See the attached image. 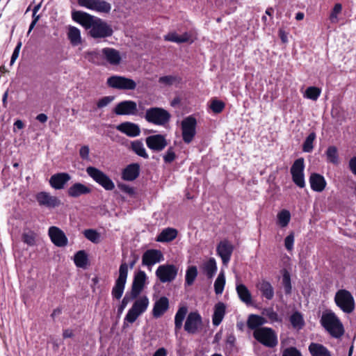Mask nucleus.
I'll return each mask as SVG.
<instances>
[{
    "label": "nucleus",
    "mask_w": 356,
    "mask_h": 356,
    "mask_svg": "<svg viewBox=\"0 0 356 356\" xmlns=\"http://www.w3.org/2000/svg\"><path fill=\"white\" fill-rule=\"evenodd\" d=\"M72 17L86 29H90L89 33L93 38H104L113 34V31L110 25L102 19L87 13L74 11L72 13Z\"/></svg>",
    "instance_id": "f257e3e1"
},
{
    "label": "nucleus",
    "mask_w": 356,
    "mask_h": 356,
    "mask_svg": "<svg viewBox=\"0 0 356 356\" xmlns=\"http://www.w3.org/2000/svg\"><path fill=\"white\" fill-rule=\"evenodd\" d=\"M320 323L324 329L335 339L340 338L344 334V327L341 321L331 310H326L323 313Z\"/></svg>",
    "instance_id": "f03ea898"
},
{
    "label": "nucleus",
    "mask_w": 356,
    "mask_h": 356,
    "mask_svg": "<svg viewBox=\"0 0 356 356\" xmlns=\"http://www.w3.org/2000/svg\"><path fill=\"white\" fill-rule=\"evenodd\" d=\"M254 338L266 347L273 348L278 343L276 332L270 327H261L253 332Z\"/></svg>",
    "instance_id": "7ed1b4c3"
},
{
    "label": "nucleus",
    "mask_w": 356,
    "mask_h": 356,
    "mask_svg": "<svg viewBox=\"0 0 356 356\" xmlns=\"http://www.w3.org/2000/svg\"><path fill=\"white\" fill-rule=\"evenodd\" d=\"M171 115L165 109L160 107H152L146 110L145 119L149 123L164 126L170 120Z\"/></svg>",
    "instance_id": "20e7f679"
},
{
    "label": "nucleus",
    "mask_w": 356,
    "mask_h": 356,
    "mask_svg": "<svg viewBox=\"0 0 356 356\" xmlns=\"http://www.w3.org/2000/svg\"><path fill=\"white\" fill-rule=\"evenodd\" d=\"M338 307L346 314H351L355 309V302L351 293L346 289H339L334 296Z\"/></svg>",
    "instance_id": "39448f33"
},
{
    "label": "nucleus",
    "mask_w": 356,
    "mask_h": 356,
    "mask_svg": "<svg viewBox=\"0 0 356 356\" xmlns=\"http://www.w3.org/2000/svg\"><path fill=\"white\" fill-rule=\"evenodd\" d=\"M87 174L98 184L106 191H111L115 188V184L111 178L102 170L92 166H89L86 170Z\"/></svg>",
    "instance_id": "423d86ee"
},
{
    "label": "nucleus",
    "mask_w": 356,
    "mask_h": 356,
    "mask_svg": "<svg viewBox=\"0 0 356 356\" xmlns=\"http://www.w3.org/2000/svg\"><path fill=\"white\" fill-rule=\"evenodd\" d=\"M128 275V265L126 263H122L120 266L119 275L115 280V285L112 289V296L114 298L119 300L122 296L124 293L125 284L127 282Z\"/></svg>",
    "instance_id": "0eeeda50"
},
{
    "label": "nucleus",
    "mask_w": 356,
    "mask_h": 356,
    "mask_svg": "<svg viewBox=\"0 0 356 356\" xmlns=\"http://www.w3.org/2000/svg\"><path fill=\"white\" fill-rule=\"evenodd\" d=\"M197 120L193 116L185 118L181 123V135L184 142L186 144L191 143L196 134Z\"/></svg>",
    "instance_id": "6e6552de"
},
{
    "label": "nucleus",
    "mask_w": 356,
    "mask_h": 356,
    "mask_svg": "<svg viewBox=\"0 0 356 356\" xmlns=\"http://www.w3.org/2000/svg\"><path fill=\"white\" fill-rule=\"evenodd\" d=\"M106 83L109 87L118 90H133L136 88V83L133 79L122 76H110Z\"/></svg>",
    "instance_id": "1a4fd4ad"
},
{
    "label": "nucleus",
    "mask_w": 356,
    "mask_h": 356,
    "mask_svg": "<svg viewBox=\"0 0 356 356\" xmlns=\"http://www.w3.org/2000/svg\"><path fill=\"white\" fill-rule=\"evenodd\" d=\"M304 169V159L299 158L294 161L290 170L293 181L296 186L301 188L305 186Z\"/></svg>",
    "instance_id": "9d476101"
},
{
    "label": "nucleus",
    "mask_w": 356,
    "mask_h": 356,
    "mask_svg": "<svg viewBox=\"0 0 356 356\" xmlns=\"http://www.w3.org/2000/svg\"><path fill=\"white\" fill-rule=\"evenodd\" d=\"M178 268L173 264H163L158 267L156 275L162 283L171 282L177 277Z\"/></svg>",
    "instance_id": "9b49d317"
},
{
    "label": "nucleus",
    "mask_w": 356,
    "mask_h": 356,
    "mask_svg": "<svg viewBox=\"0 0 356 356\" xmlns=\"http://www.w3.org/2000/svg\"><path fill=\"white\" fill-rule=\"evenodd\" d=\"M35 199L39 206L49 209L58 207L61 204V201L58 197L45 191L38 193L35 195Z\"/></svg>",
    "instance_id": "f8f14e48"
},
{
    "label": "nucleus",
    "mask_w": 356,
    "mask_h": 356,
    "mask_svg": "<svg viewBox=\"0 0 356 356\" xmlns=\"http://www.w3.org/2000/svg\"><path fill=\"white\" fill-rule=\"evenodd\" d=\"M202 324V317L199 313L190 312L186 317L184 330L190 334H195L201 329Z\"/></svg>",
    "instance_id": "ddd939ff"
},
{
    "label": "nucleus",
    "mask_w": 356,
    "mask_h": 356,
    "mask_svg": "<svg viewBox=\"0 0 356 356\" xmlns=\"http://www.w3.org/2000/svg\"><path fill=\"white\" fill-rule=\"evenodd\" d=\"M78 3L82 7L99 13H108L111 9V4L104 0H78Z\"/></svg>",
    "instance_id": "4468645a"
},
{
    "label": "nucleus",
    "mask_w": 356,
    "mask_h": 356,
    "mask_svg": "<svg viewBox=\"0 0 356 356\" xmlns=\"http://www.w3.org/2000/svg\"><path fill=\"white\" fill-rule=\"evenodd\" d=\"M233 251L234 245L228 240H222L217 245V254L221 258L224 266L229 262Z\"/></svg>",
    "instance_id": "2eb2a0df"
},
{
    "label": "nucleus",
    "mask_w": 356,
    "mask_h": 356,
    "mask_svg": "<svg viewBox=\"0 0 356 356\" xmlns=\"http://www.w3.org/2000/svg\"><path fill=\"white\" fill-rule=\"evenodd\" d=\"M118 115H129L137 114V104L131 100H124L118 103L113 110Z\"/></svg>",
    "instance_id": "dca6fc26"
},
{
    "label": "nucleus",
    "mask_w": 356,
    "mask_h": 356,
    "mask_svg": "<svg viewBox=\"0 0 356 356\" xmlns=\"http://www.w3.org/2000/svg\"><path fill=\"white\" fill-rule=\"evenodd\" d=\"M163 259V255L160 250L154 249L147 250L143 254L142 264L150 269L152 266L161 261Z\"/></svg>",
    "instance_id": "f3484780"
},
{
    "label": "nucleus",
    "mask_w": 356,
    "mask_h": 356,
    "mask_svg": "<svg viewBox=\"0 0 356 356\" xmlns=\"http://www.w3.org/2000/svg\"><path fill=\"white\" fill-rule=\"evenodd\" d=\"M147 146L155 152L162 151L168 145L164 136L161 134L152 135L146 138Z\"/></svg>",
    "instance_id": "a211bd4d"
},
{
    "label": "nucleus",
    "mask_w": 356,
    "mask_h": 356,
    "mask_svg": "<svg viewBox=\"0 0 356 356\" xmlns=\"http://www.w3.org/2000/svg\"><path fill=\"white\" fill-rule=\"evenodd\" d=\"M48 234L51 242L58 247H65L67 245L68 240L63 230L56 226H51L49 228Z\"/></svg>",
    "instance_id": "6ab92c4d"
},
{
    "label": "nucleus",
    "mask_w": 356,
    "mask_h": 356,
    "mask_svg": "<svg viewBox=\"0 0 356 356\" xmlns=\"http://www.w3.org/2000/svg\"><path fill=\"white\" fill-rule=\"evenodd\" d=\"M146 278L147 276L145 273L142 270H140L138 273L135 275L131 291L132 298H137L138 296L143 291L145 284Z\"/></svg>",
    "instance_id": "aec40b11"
},
{
    "label": "nucleus",
    "mask_w": 356,
    "mask_h": 356,
    "mask_svg": "<svg viewBox=\"0 0 356 356\" xmlns=\"http://www.w3.org/2000/svg\"><path fill=\"white\" fill-rule=\"evenodd\" d=\"M71 179V176L67 172H59L53 175L49 179L50 186L56 189L60 190L65 188L66 184Z\"/></svg>",
    "instance_id": "412c9836"
},
{
    "label": "nucleus",
    "mask_w": 356,
    "mask_h": 356,
    "mask_svg": "<svg viewBox=\"0 0 356 356\" xmlns=\"http://www.w3.org/2000/svg\"><path fill=\"white\" fill-rule=\"evenodd\" d=\"M117 129L129 137H136L140 134L139 126L130 122L120 124L118 125Z\"/></svg>",
    "instance_id": "4be33fe9"
},
{
    "label": "nucleus",
    "mask_w": 356,
    "mask_h": 356,
    "mask_svg": "<svg viewBox=\"0 0 356 356\" xmlns=\"http://www.w3.org/2000/svg\"><path fill=\"white\" fill-rule=\"evenodd\" d=\"M311 188L316 192H322L326 187V181L324 177L318 173L313 172L309 177Z\"/></svg>",
    "instance_id": "5701e85b"
},
{
    "label": "nucleus",
    "mask_w": 356,
    "mask_h": 356,
    "mask_svg": "<svg viewBox=\"0 0 356 356\" xmlns=\"http://www.w3.org/2000/svg\"><path fill=\"white\" fill-rule=\"evenodd\" d=\"M169 308V300L165 297H161L154 305L152 315L154 318L161 317Z\"/></svg>",
    "instance_id": "b1692460"
},
{
    "label": "nucleus",
    "mask_w": 356,
    "mask_h": 356,
    "mask_svg": "<svg viewBox=\"0 0 356 356\" xmlns=\"http://www.w3.org/2000/svg\"><path fill=\"white\" fill-rule=\"evenodd\" d=\"M140 174V165L131 163L128 165L122 171V178L126 181L135 180Z\"/></svg>",
    "instance_id": "393cba45"
},
{
    "label": "nucleus",
    "mask_w": 356,
    "mask_h": 356,
    "mask_svg": "<svg viewBox=\"0 0 356 356\" xmlns=\"http://www.w3.org/2000/svg\"><path fill=\"white\" fill-rule=\"evenodd\" d=\"M91 192V189L81 184L75 183L72 184L67 190V195L72 197H79L82 195L89 194Z\"/></svg>",
    "instance_id": "a878e982"
},
{
    "label": "nucleus",
    "mask_w": 356,
    "mask_h": 356,
    "mask_svg": "<svg viewBox=\"0 0 356 356\" xmlns=\"http://www.w3.org/2000/svg\"><path fill=\"white\" fill-rule=\"evenodd\" d=\"M102 55L105 59L111 64L113 65H118L121 60V56L120 52L113 48H104L102 50Z\"/></svg>",
    "instance_id": "bb28decb"
},
{
    "label": "nucleus",
    "mask_w": 356,
    "mask_h": 356,
    "mask_svg": "<svg viewBox=\"0 0 356 356\" xmlns=\"http://www.w3.org/2000/svg\"><path fill=\"white\" fill-rule=\"evenodd\" d=\"M257 287L266 299L270 300L273 298L274 289L269 282L263 280L257 284Z\"/></svg>",
    "instance_id": "cd10ccee"
},
{
    "label": "nucleus",
    "mask_w": 356,
    "mask_h": 356,
    "mask_svg": "<svg viewBox=\"0 0 356 356\" xmlns=\"http://www.w3.org/2000/svg\"><path fill=\"white\" fill-rule=\"evenodd\" d=\"M309 351L312 356H332L330 350L321 343H311Z\"/></svg>",
    "instance_id": "c85d7f7f"
},
{
    "label": "nucleus",
    "mask_w": 356,
    "mask_h": 356,
    "mask_svg": "<svg viewBox=\"0 0 356 356\" xmlns=\"http://www.w3.org/2000/svg\"><path fill=\"white\" fill-rule=\"evenodd\" d=\"M225 314V305L223 302H218L214 307V312L213 314V324L216 326L220 325L222 322Z\"/></svg>",
    "instance_id": "c756f323"
},
{
    "label": "nucleus",
    "mask_w": 356,
    "mask_h": 356,
    "mask_svg": "<svg viewBox=\"0 0 356 356\" xmlns=\"http://www.w3.org/2000/svg\"><path fill=\"white\" fill-rule=\"evenodd\" d=\"M268 321L263 316H260L256 314H250L248 318L247 325L250 330L260 328V326L266 323Z\"/></svg>",
    "instance_id": "7c9ffc66"
},
{
    "label": "nucleus",
    "mask_w": 356,
    "mask_h": 356,
    "mask_svg": "<svg viewBox=\"0 0 356 356\" xmlns=\"http://www.w3.org/2000/svg\"><path fill=\"white\" fill-rule=\"evenodd\" d=\"M289 321L292 327L296 330H302L305 325V322L303 318L302 314L298 312H294L289 317Z\"/></svg>",
    "instance_id": "2f4dec72"
},
{
    "label": "nucleus",
    "mask_w": 356,
    "mask_h": 356,
    "mask_svg": "<svg viewBox=\"0 0 356 356\" xmlns=\"http://www.w3.org/2000/svg\"><path fill=\"white\" fill-rule=\"evenodd\" d=\"M164 40L180 44L189 42L191 40V35L186 32L181 35H179L175 32H171L164 35Z\"/></svg>",
    "instance_id": "473e14b6"
},
{
    "label": "nucleus",
    "mask_w": 356,
    "mask_h": 356,
    "mask_svg": "<svg viewBox=\"0 0 356 356\" xmlns=\"http://www.w3.org/2000/svg\"><path fill=\"white\" fill-rule=\"evenodd\" d=\"M236 292L238 293L239 299L245 303L246 305H249L252 302V296L246 287L243 284H239L236 285Z\"/></svg>",
    "instance_id": "72a5a7b5"
},
{
    "label": "nucleus",
    "mask_w": 356,
    "mask_h": 356,
    "mask_svg": "<svg viewBox=\"0 0 356 356\" xmlns=\"http://www.w3.org/2000/svg\"><path fill=\"white\" fill-rule=\"evenodd\" d=\"M177 236V231L174 228L164 229L157 236L156 241L170 242L173 241Z\"/></svg>",
    "instance_id": "f704fd0d"
},
{
    "label": "nucleus",
    "mask_w": 356,
    "mask_h": 356,
    "mask_svg": "<svg viewBox=\"0 0 356 356\" xmlns=\"http://www.w3.org/2000/svg\"><path fill=\"white\" fill-rule=\"evenodd\" d=\"M202 270L209 279L213 278L217 271V265L216 259L213 257L210 258L202 265Z\"/></svg>",
    "instance_id": "c9c22d12"
},
{
    "label": "nucleus",
    "mask_w": 356,
    "mask_h": 356,
    "mask_svg": "<svg viewBox=\"0 0 356 356\" xmlns=\"http://www.w3.org/2000/svg\"><path fill=\"white\" fill-rule=\"evenodd\" d=\"M188 309L185 306L179 307L177 310L175 316V330L176 333L181 330Z\"/></svg>",
    "instance_id": "e433bc0d"
},
{
    "label": "nucleus",
    "mask_w": 356,
    "mask_h": 356,
    "mask_svg": "<svg viewBox=\"0 0 356 356\" xmlns=\"http://www.w3.org/2000/svg\"><path fill=\"white\" fill-rule=\"evenodd\" d=\"M67 38L73 46H77L81 43V32L75 26H70L67 32Z\"/></svg>",
    "instance_id": "4c0bfd02"
},
{
    "label": "nucleus",
    "mask_w": 356,
    "mask_h": 356,
    "mask_svg": "<svg viewBox=\"0 0 356 356\" xmlns=\"http://www.w3.org/2000/svg\"><path fill=\"white\" fill-rule=\"evenodd\" d=\"M149 305V299L147 296H143L137 299L131 307L139 314L144 313Z\"/></svg>",
    "instance_id": "58836bf2"
},
{
    "label": "nucleus",
    "mask_w": 356,
    "mask_h": 356,
    "mask_svg": "<svg viewBox=\"0 0 356 356\" xmlns=\"http://www.w3.org/2000/svg\"><path fill=\"white\" fill-rule=\"evenodd\" d=\"M131 149L139 156H141L144 159L149 158V156L147 154L145 148L144 147V145L140 140H136L131 142Z\"/></svg>",
    "instance_id": "ea45409f"
},
{
    "label": "nucleus",
    "mask_w": 356,
    "mask_h": 356,
    "mask_svg": "<svg viewBox=\"0 0 356 356\" xmlns=\"http://www.w3.org/2000/svg\"><path fill=\"white\" fill-rule=\"evenodd\" d=\"M262 315L267 317L270 323H282V318L274 310L273 307L264 308L261 312Z\"/></svg>",
    "instance_id": "a19ab883"
},
{
    "label": "nucleus",
    "mask_w": 356,
    "mask_h": 356,
    "mask_svg": "<svg viewBox=\"0 0 356 356\" xmlns=\"http://www.w3.org/2000/svg\"><path fill=\"white\" fill-rule=\"evenodd\" d=\"M225 285V276L223 271H221L214 282V291L216 295L222 294Z\"/></svg>",
    "instance_id": "79ce46f5"
},
{
    "label": "nucleus",
    "mask_w": 356,
    "mask_h": 356,
    "mask_svg": "<svg viewBox=\"0 0 356 356\" xmlns=\"http://www.w3.org/2000/svg\"><path fill=\"white\" fill-rule=\"evenodd\" d=\"M316 138V134L314 131L311 132L306 138L302 144V151L304 152H312L314 149V142Z\"/></svg>",
    "instance_id": "37998d69"
},
{
    "label": "nucleus",
    "mask_w": 356,
    "mask_h": 356,
    "mask_svg": "<svg viewBox=\"0 0 356 356\" xmlns=\"http://www.w3.org/2000/svg\"><path fill=\"white\" fill-rule=\"evenodd\" d=\"M197 275V269L195 266H191L188 268L186 273L185 284L191 286L193 284Z\"/></svg>",
    "instance_id": "c03bdc74"
},
{
    "label": "nucleus",
    "mask_w": 356,
    "mask_h": 356,
    "mask_svg": "<svg viewBox=\"0 0 356 356\" xmlns=\"http://www.w3.org/2000/svg\"><path fill=\"white\" fill-rule=\"evenodd\" d=\"M327 160L328 162L332 163L333 164L339 163V156L337 149L334 146H330L325 152Z\"/></svg>",
    "instance_id": "a18cd8bd"
},
{
    "label": "nucleus",
    "mask_w": 356,
    "mask_h": 356,
    "mask_svg": "<svg viewBox=\"0 0 356 356\" xmlns=\"http://www.w3.org/2000/svg\"><path fill=\"white\" fill-rule=\"evenodd\" d=\"M88 262V257L84 250L78 251L74 255V263L76 266L84 268Z\"/></svg>",
    "instance_id": "49530a36"
},
{
    "label": "nucleus",
    "mask_w": 356,
    "mask_h": 356,
    "mask_svg": "<svg viewBox=\"0 0 356 356\" xmlns=\"http://www.w3.org/2000/svg\"><path fill=\"white\" fill-rule=\"evenodd\" d=\"M84 236L93 243H99L101 241V235L96 230L92 229H86L83 232Z\"/></svg>",
    "instance_id": "de8ad7c7"
},
{
    "label": "nucleus",
    "mask_w": 356,
    "mask_h": 356,
    "mask_svg": "<svg viewBox=\"0 0 356 356\" xmlns=\"http://www.w3.org/2000/svg\"><path fill=\"white\" fill-rule=\"evenodd\" d=\"M140 316V314H139L135 310H133L131 308L129 309L124 319L123 327H129V324L134 323Z\"/></svg>",
    "instance_id": "09e8293b"
},
{
    "label": "nucleus",
    "mask_w": 356,
    "mask_h": 356,
    "mask_svg": "<svg viewBox=\"0 0 356 356\" xmlns=\"http://www.w3.org/2000/svg\"><path fill=\"white\" fill-rule=\"evenodd\" d=\"M291 219V214L287 210H282L277 214V220L279 225L284 227H286Z\"/></svg>",
    "instance_id": "8fccbe9b"
},
{
    "label": "nucleus",
    "mask_w": 356,
    "mask_h": 356,
    "mask_svg": "<svg viewBox=\"0 0 356 356\" xmlns=\"http://www.w3.org/2000/svg\"><path fill=\"white\" fill-rule=\"evenodd\" d=\"M178 81V77L173 75L163 76L159 79V83L165 86H170Z\"/></svg>",
    "instance_id": "3c124183"
},
{
    "label": "nucleus",
    "mask_w": 356,
    "mask_h": 356,
    "mask_svg": "<svg viewBox=\"0 0 356 356\" xmlns=\"http://www.w3.org/2000/svg\"><path fill=\"white\" fill-rule=\"evenodd\" d=\"M321 94V90L314 86H310L307 88L305 96L310 99L316 100Z\"/></svg>",
    "instance_id": "603ef678"
},
{
    "label": "nucleus",
    "mask_w": 356,
    "mask_h": 356,
    "mask_svg": "<svg viewBox=\"0 0 356 356\" xmlns=\"http://www.w3.org/2000/svg\"><path fill=\"white\" fill-rule=\"evenodd\" d=\"M282 285L284 286V292L286 294H290L291 293V277L289 273L285 270L282 276Z\"/></svg>",
    "instance_id": "864d4df0"
},
{
    "label": "nucleus",
    "mask_w": 356,
    "mask_h": 356,
    "mask_svg": "<svg viewBox=\"0 0 356 356\" xmlns=\"http://www.w3.org/2000/svg\"><path fill=\"white\" fill-rule=\"evenodd\" d=\"M24 243L29 245H33L35 242V236L33 232L28 231L24 232L22 236Z\"/></svg>",
    "instance_id": "5fc2aeb1"
},
{
    "label": "nucleus",
    "mask_w": 356,
    "mask_h": 356,
    "mask_svg": "<svg viewBox=\"0 0 356 356\" xmlns=\"http://www.w3.org/2000/svg\"><path fill=\"white\" fill-rule=\"evenodd\" d=\"M225 103L220 100L213 99L210 105V108L215 113H220L225 108Z\"/></svg>",
    "instance_id": "6e6d98bb"
},
{
    "label": "nucleus",
    "mask_w": 356,
    "mask_h": 356,
    "mask_svg": "<svg viewBox=\"0 0 356 356\" xmlns=\"http://www.w3.org/2000/svg\"><path fill=\"white\" fill-rule=\"evenodd\" d=\"M136 298H132V294L130 296L126 294L124 297L122 298L120 305L118 307V314H122L124 308L127 307V304L131 300L135 299Z\"/></svg>",
    "instance_id": "4d7b16f0"
},
{
    "label": "nucleus",
    "mask_w": 356,
    "mask_h": 356,
    "mask_svg": "<svg viewBox=\"0 0 356 356\" xmlns=\"http://www.w3.org/2000/svg\"><path fill=\"white\" fill-rule=\"evenodd\" d=\"M114 99L113 96H106L101 98L97 103V106L102 108L108 106Z\"/></svg>",
    "instance_id": "13d9d810"
},
{
    "label": "nucleus",
    "mask_w": 356,
    "mask_h": 356,
    "mask_svg": "<svg viewBox=\"0 0 356 356\" xmlns=\"http://www.w3.org/2000/svg\"><path fill=\"white\" fill-rule=\"evenodd\" d=\"M293 243H294V234H293V232H291L290 234H289L285 238L284 246L287 250L291 251L293 248Z\"/></svg>",
    "instance_id": "bf43d9fd"
},
{
    "label": "nucleus",
    "mask_w": 356,
    "mask_h": 356,
    "mask_svg": "<svg viewBox=\"0 0 356 356\" xmlns=\"http://www.w3.org/2000/svg\"><path fill=\"white\" fill-rule=\"evenodd\" d=\"M282 356H302L301 353L295 347L286 348Z\"/></svg>",
    "instance_id": "052dcab7"
},
{
    "label": "nucleus",
    "mask_w": 356,
    "mask_h": 356,
    "mask_svg": "<svg viewBox=\"0 0 356 356\" xmlns=\"http://www.w3.org/2000/svg\"><path fill=\"white\" fill-rule=\"evenodd\" d=\"M176 158V154L172 147L168 149L165 154L163 156V159L165 163H170L172 162Z\"/></svg>",
    "instance_id": "680f3d73"
},
{
    "label": "nucleus",
    "mask_w": 356,
    "mask_h": 356,
    "mask_svg": "<svg viewBox=\"0 0 356 356\" xmlns=\"http://www.w3.org/2000/svg\"><path fill=\"white\" fill-rule=\"evenodd\" d=\"M342 10V6L340 3H336L332 9V11L330 14V18L332 21L334 20V19L337 18V15L341 12Z\"/></svg>",
    "instance_id": "e2e57ef3"
},
{
    "label": "nucleus",
    "mask_w": 356,
    "mask_h": 356,
    "mask_svg": "<svg viewBox=\"0 0 356 356\" xmlns=\"http://www.w3.org/2000/svg\"><path fill=\"white\" fill-rule=\"evenodd\" d=\"M90 149L88 145H83L79 149V155L83 160H89Z\"/></svg>",
    "instance_id": "0e129e2a"
},
{
    "label": "nucleus",
    "mask_w": 356,
    "mask_h": 356,
    "mask_svg": "<svg viewBox=\"0 0 356 356\" xmlns=\"http://www.w3.org/2000/svg\"><path fill=\"white\" fill-rule=\"evenodd\" d=\"M21 47L22 42H19L13 52L10 59V65H13L15 62L16 59L18 58Z\"/></svg>",
    "instance_id": "69168bd1"
},
{
    "label": "nucleus",
    "mask_w": 356,
    "mask_h": 356,
    "mask_svg": "<svg viewBox=\"0 0 356 356\" xmlns=\"http://www.w3.org/2000/svg\"><path fill=\"white\" fill-rule=\"evenodd\" d=\"M349 168L352 172L356 175V156L353 157L349 161Z\"/></svg>",
    "instance_id": "338daca9"
},
{
    "label": "nucleus",
    "mask_w": 356,
    "mask_h": 356,
    "mask_svg": "<svg viewBox=\"0 0 356 356\" xmlns=\"http://www.w3.org/2000/svg\"><path fill=\"white\" fill-rule=\"evenodd\" d=\"M167 350L164 348H159L153 355V356H166Z\"/></svg>",
    "instance_id": "774afa93"
}]
</instances>
